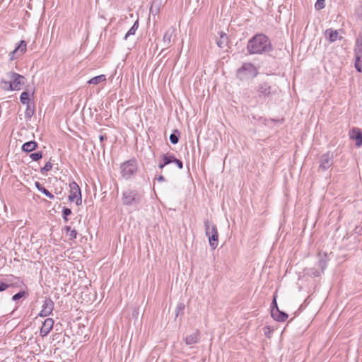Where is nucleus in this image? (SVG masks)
I'll list each match as a JSON object with an SVG mask.
<instances>
[{
    "mask_svg": "<svg viewBox=\"0 0 362 362\" xmlns=\"http://www.w3.org/2000/svg\"><path fill=\"white\" fill-rule=\"evenodd\" d=\"M11 86L10 80L7 81L5 78H1L0 81V86L2 89L5 90H13L9 86Z\"/></svg>",
    "mask_w": 362,
    "mask_h": 362,
    "instance_id": "26",
    "label": "nucleus"
},
{
    "mask_svg": "<svg viewBox=\"0 0 362 362\" xmlns=\"http://www.w3.org/2000/svg\"><path fill=\"white\" fill-rule=\"evenodd\" d=\"M354 53L355 55L362 56V31L359 33L356 40Z\"/></svg>",
    "mask_w": 362,
    "mask_h": 362,
    "instance_id": "17",
    "label": "nucleus"
},
{
    "mask_svg": "<svg viewBox=\"0 0 362 362\" xmlns=\"http://www.w3.org/2000/svg\"><path fill=\"white\" fill-rule=\"evenodd\" d=\"M71 210L69 208L64 207L62 209V216L65 221H68V216L71 214Z\"/></svg>",
    "mask_w": 362,
    "mask_h": 362,
    "instance_id": "33",
    "label": "nucleus"
},
{
    "mask_svg": "<svg viewBox=\"0 0 362 362\" xmlns=\"http://www.w3.org/2000/svg\"><path fill=\"white\" fill-rule=\"evenodd\" d=\"M276 297H277L276 293H274V296H273V300L272 302L271 310L276 309V308H279L277 305V303H276Z\"/></svg>",
    "mask_w": 362,
    "mask_h": 362,
    "instance_id": "38",
    "label": "nucleus"
},
{
    "mask_svg": "<svg viewBox=\"0 0 362 362\" xmlns=\"http://www.w3.org/2000/svg\"><path fill=\"white\" fill-rule=\"evenodd\" d=\"M105 81H106V76L103 74H101V75H99V76H95V77L90 78L88 81V83L97 85V84H99L100 83L104 82Z\"/></svg>",
    "mask_w": 362,
    "mask_h": 362,
    "instance_id": "20",
    "label": "nucleus"
},
{
    "mask_svg": "<svg viewBox=\"0 0 362 362\" xmlns=\"http://www.w3.org/2000/svg\"><path fill=\"white\" fill-rule=\"evenodd\" d=\"M64 230L66 232V234L69 235L70 240H74L77 236V231L75 229H71V228L69 226H66L64 227Z\"/></svg>",
    "mask_w": 362,
    "mask_h": 362,
    "instance_id": "25",
    "label": "nucleus"
},
{
    "mask_svg": "<svg viewBox=\"0 0 362 362\" xmlns=\"http://www.w3.org/2000/svg\"><path fill=\"white\" fill-rule=\"evenodd\" d=\"M40 192H42L43 194H45L47 197H48L50 199H53L54 198V196L49 192L45 187L42 188L40 189Z\"/></svg>",
    "mask_w": 362,
    "mask_h": 362,
    "instance_id": "37",
    "label": "nucleus"
},
{
    "mask_svg": "<svg viewBox=\"0 0 362 362\" xmlns=\"http://www.w3.org/2000/svg\"><path fill=\"white\" fill-rule=\"evenodd\" d=\"M246 48L249 54H266L273 50L270 39L262 33H257L251 37Z\"/></svg>",
    "mask_w": 362,
    "mask_h": 362,
    "instance_id": "1",
    "label": "nucleus"
},
{
    "mask_svg": "<svg viewBox=\"0 0 362 362\" xmlns=\"http://www.w3.org/2000/svg\"><path fill=\"white\" fill-rule=\"evenodd\" d=\"M205 234L209 238V245L214 250L218 245V233L217 227L209 219L204 221Z\"/></svg>",
    "mask_w": 362,
    "mask_h": 362,
    "instance_id": "5",
    "label": "nucleus"
},
{
    "mask_svg": "<svg viewBox=\"0 0 362 362\" xmlns=\"http://www.w3.org/2000/svg\"><path fill=\"white\" fill-rule=\"evenodd\" d=\"M355 68L358 72H362V56L356 55Z\"/></svg>",
    "mask_w": 362,
    "mask_h": 362,
    "instance_id": "27",
    "label": "nucleus"
},
{
    "mask_svg": "<svg viewBox=\"0 0 362 362\" xmlns=\"http://www.w3.org/2000/svg\"><path fill=\"white\" fill-rule=\"evenodd\" d=\"M255 91L259 98H268L280 93V89L276 84H270L268 82H262L259 83L256 88Z\"/></svg>",
    "mask_w": 362,
    "mask_h": 362,
    "instance_id": "3",
    "label": "nucleus"
},
{
    "mask_svg": "<svg viewBox=\"0 0 362 362\" xmlns=\"http://www.w3.org/2000/svg\"><path fill=\"white\" fill-rule=\"evenodd\" d=\"M52 168V164L50 161L46 163L45 166L40 169V173L42 175H45L47 171H49Z\"/></svg>",
    "mask_w": 362,
    "mask_h": 362,
    "instance_id": "32",
    "label": "nucleus"
},
{
    "mask_svg": "<svg viewBox=\"0 0 362 362\" xmlns=\"http://www.w3.org/2000/svg\"><path fill=\"white\" fill-rule=\"evenodd\" d=\"M353 132L355 133V135L353 136V139L356 140V144L358 146L362 145V132H361L358 129H353Z\"/></svg>",
    "mask_w": 362,
    "mask_h": 362,
    "instance_id": "21",
    "label": "nucleus"
},
{
    "mask_svg": "<svg viewBox=\"0 0 362 362\" xmlns=\"http://www.w3.org/2000/svg\"><path fill=\"white\" fill-rule=\"evenodd\" d=\"M156 179L158 182H163L165 180V177L163 175H159Z\"/></svg>",
    "mask_w": 362,
    "mask_h": 362,
    "instance_id": "46",
    "label": "nucleus"
},
{
    "mask_svg": "<svg viewBox=\"0 0 362 362\" xmlns=\"http://www.w3.org/2000/svg\"><path fill=\"white\" fill-rule=\"evenodd\" d=\"M173 163L176 164V165L177 166V168L179 169L183 168V163H182V160L175 158V160H173Z\"/></svg>",
    "mask_w": 362,
    "mask_h": 362,
    "instance_id": "40",
    "label": "nucleus"
},
{
    "mask_svg": "<svg viewBox=\"0 0 362 362\" xmlns=\"http://www.w3.org/2000/svg\"><path fill=\"white\" fill-rule=\"evenodd\" d=\"M258 74L257 67L252 63L245 62L237 70L236 77L242 81L254 78Z\"/></svg>",
    "mask_w": 362,
    "mask_h": 362,
    "instance_id": "4",
    "label": "nucleus"
},
{
    "mask_svg": "<svg viewBox=\"0 0 362 362\" xmlns=\"http://www.w3.org/2000/svg\"><path fill=\"white\" fill-rule=\"evenodd\" d=\"M200 338V333L199 330H196L192 334L187 335L185 338V341L187 345H192L197 343Z\"/></svg>",
    "mask_w": 362,
    "mask_h": 362,
    "instance_id": "15",
    "label": "nucleus"
},
{
    "mask_svg": "<svg viewBox=\"0 0 362 362\" xmlns=\"http://www.w3.org/2000/svg\"><path fill=\"white\" fill-rule=\"evenodd\" d=\"M162 160L164 161V165H167L173 163L175 160V157L172 154L164 153L162 155Z\"/></svg>",
    "mask_w": 362,
    "mask_h": 362,
    "instance_id": "24",
    "label": "nucleus"
},
{
    "mask_svg": "<svg viewBox=\"0 0 362 362\" xmlns=\"http://www.w3.org/2000/svg\"><path fill=\"white\" fill-rule=\"evenodd\" d=\"M315 274V276H319V274Z\"/></svg>",
    "mask_w": 362,
    "mask_h": 362,
    "instance_id": "49",
    "label": "nucleus"
},
{
    "mask_svg": "<svg viewBox=\"0 0 362 362\" xmlns=\"http://www.w3.org/2000/svg\"><path fill=\"white\" fill-rule=\"evenodd\" d=\"M228 42V38L227 35L223 33H220V37L216 40V44L220 48H224Z\"/></svg>",
    "mask_w": 362,
    "mask_h": 362,
    "instance_id": "19",
    "label": "nucleus"
},
{
    "mask_svg": "<svg viewBox=\"0 0 362 362\" xmlns=\"http://www.w3.org/2000/svg\"><path fill=\"white\" fill-rule=\"evenodd\" d=\"M15 279H16V277H14L13 275H9L4 280H1L0 281V292L5 291L10 287H13L14 285L16 284L14 281Z\"/></svg>",
    "mask_w": 362,
    "mask_h": 362,
    "instance_id": "13",
    "label": "nucleus"
},
{
    "mask_svg": "<svg viewBox=\"0 0 362 362\" xmlns=\"http://www.w3.org/2000/svg\"><path fill=\"white\" fill-rule=\"evenodd\" d=\"M35 186L37 189V190L40 192V189H42V188H44L42 185L41 183H40L39 182H35Z\"/></svg>",
    "mask_w": 362,
    "mask_h": 362,
    "instance_id": "42",
    "label": "nucleus"
},
{
    "mask_svg": "<svg viewBox=\"0 0 362 362\" xmlns=\"http://www.w3.org/2000/svg\"><path fill=\"white\" fill-rule=\"evenodd\" d=\"M276 121L274 119H270L269 121H267L265 124L267 126L271 127L273 123H275Z\"/></svg>",
    "mask_w": 362,
    "mask_h": 362,
    "instance_id": "44",
    "label": "nucleus"
},
{
    "mask_svg": "<svg viewBox=\"0 0 362 362\" xmlns=\"http://www.w3.org/2000/svg\"><path fill=\"white\" fill-rule=\"evenodd\" d=\"M339 33L337 30L327 29L325 31V36L329 42H335L338 38Z\"/></svg>",
    "mask_w": 362,
    "mask_h": 362,
    "instance_id": "16",
    "label": "nucleus"
},
{
    "mask_svg": "<svg viewBox=\"0 0 362 362\" xmlns=\"http://www.w3.org/2000/svg\"><path fill=\"white\" fill-rule=\"evenodd\" d=\"M99 139H100V142H103L104 140H106L107 139L106 134H100L99 136Z\"/></svg>",
    "mask_w": 362,
    "mask_h": 362,
    "instance_id": "43",
    "label": "nucleus"
},
{
    "mask_svg": "<svg viewBox=\"0 0 362 362\" xmlns=\"http://www.w3.org/2000/svg\"><path fill=\"white\" fill-rule=\"evenodd\" d=\"M325 6V0H317L315 8L316 10H321Z\"/></svg>",
    "mask_w": 362,
    "mask_h": 362,
    "instance_id": "34",
    "label": "nucleus"
},
{
    "mask_svg": "<svg viewBox=\"0 0 362 362\" xmlns=\"http://www.w3.org/2000/svg\"><path fill=\"white\" fill-rule=\"evenodd\" d=\"M6 77L10 80L11 86L9 87L13 90H20L21 86L25 85L26 81V78L23 76L13 71L7 72Z\"/></svg>",
    "mask_w": 362,
    "mask_h": 362,
    "instance_id": "7",
    "label": "nucleus"
},
{
    "mask_svg": "<svg viewBox=\"0 0 362 362\" xmlns=\"http://www.w3.org/2000/svg\"><path fill=\"white\" fill-rule=\"evenodd\" d=\"M185 305L183 303H179L177 305L176 309H175V317H178L180 315L183 314V311L185 310Z\"/></svg>",
    "mask_w": 362,
    "mask_h": 362,
    "instance_id": "28",
    "label": "nucleus"
},
{
    "mask_svg": "<svg viewBox=\"0 0 362 362\" xmlns=\"http://www.w3.org/2000/svg\"><path fill=\"white\" fill-rule=\"evenodd\" d=\"M54 302L50 298H46L43 302L42 309L40 313V317H47L52 314L54 309Z\"/></svg>",
    "mask_w": 362,
    "mask_h": 362,
    "instance_id": "10",
    "label": "nucleus"
},
{
    "mask_svg": "<svg viewBox=\"0 0 362 362\" xmlns=\"http://www.w3.org/2000/svg\"><path fill=\"white\" fill-rule=\"evenodd\" d=\"M180 136V133L178 130L175 129L173 132L170 135V141L173 144H176L179 141V139Z\"/></svg>",
    "mask_w": 362,
    "mask_h": 362,
    "instance_id": "23",
    "label": "nucleus"
},
{
    "mask_svg": "<svg viewBox=\"0 0 362 362\" xmlns=\"http://www.w3.org/2000/svg\"><path fill=\"white\" fill-rule=\"evenodd\" d=\"M20 100L23 104H28L30 100V95L28 92H23L20 96Z\"/></svg>",
    "mask_w": 362,
    "mask_h": 362,
    "instance_id": "29",
    "label": "nucleus"
},
{
    "mask_svg": "<svg viewBox=\"0 0 362 362\" xmlns=\"http://www.w3.org/2000/svg\"><path fill=\"white\" fill-rule=\"evenodd\" d=\"M30 158L33 161H37V160H39L40 159H41L42 158V151H37V152L32 153L30 155Z\"/></svg>",
    "mask_w": 362,
    "mask_h": 362,
    "instance_id": "30",
    "label": "nucleus"
},
{
    "mask_svg": "<svg viewBox=\"0 0 362 362\" xmlns=\"http://www.w3.org/2000/svg\"><path fill=\"white\" fill-rule=\"evenodd\" d=\"M327 267V260L325 259H320L318 262V267L320 268L323 272Z\"/></svg>",
    "mask_w": 362,
    "mask_h": 362,
    "instance_id": "35",
    "label": "nucleus"
},
{
    "mask_svg": "<svg viewBox=\"0 0 362 362\" xmlns=\"http://www.w3.org/2000/svg\"><path fill=\"white\" fill-rule=\"evenodd\" d=\"M146 153L148 156H149V153H150V154H153V153L151 152V151L150 149H147V151H146Z\"/></svg>",
    "mask_w": 362,
    "mask_h": 362,
    "instance_id": "47",
    "label": "nucleus"
},
{
    "mask_svg": "<svg viewBox=\"0 0 362 362\" xmlns=\"http://www.w3.org/2000/svg\"><path fill=\"white\" fill-rule=\"evenodd\" d=\"M122 201L124 205L137 207L144 201V193L135 189H127L122 192Z\"/></svg>",
    "mask_w": 362,
    "mask_h": 362,
    "instance_id": "2",
    "label": "nucleus"
},
{
    "mask_svg": "<svg viewBox=\"0 0 362 362\" xmlns=\"http://www.w3.org/2000/svg\"><path fill=\"white\" fill-rule=\"evenodd\" d=\"M271 315L276 321L278 322H284L288 317L286 313L281 311L279 308L272 310Z\"/></svg>",
    "mask_w": 362,
    "mask_h": 362,
    "instance_id": "14",
    "label": "nucleus"
},
{
    "mask_svg": "<svg viewBox=\"0 0 362 362\" xmlns=\"http://www.w3.org/2000/svg\"><path fill=\"white\" fill-rule=\"evenodd\" d=\"M25 295V291H19V292H18L17 293H16L15 295H13L12 296V300H14V301H16V300L21 299Z\"/></svg>",
    "mask_w": 362,
    "mask_h": 362,
    "instance_id": "36",
    "label": "nucleus"
},
{
    "mask_svg": "<svg viewBox=\"0 0 362 362\" xmlns=\"http://www.w3.org/2000/svg\"><path fill=\"white\" fill-rule=\"evenodd\" d=\"M356 13L358 18L362 19V4L356 8Z\"/></svg>",
    "mask_w": 362,
    "mask_h": 362,
    "instance_id": "39",
    "label": "nucleus"
},
{
    "mask_svg": "<svg viewBox=\"0 0 362 362\" xmlns=\"http://www.w3.org/2000/svg\"><path fill=\"white\" fill-rule=\"evenodd\" d=\"M139 28V20H136L134 25L132 26V28L128 30V32L126 33L124 36V40H127L130 35H133L135 34L136 30Z\"/></svg>",
    "mask_w": 362,
    "mask_h": 362,
    "instance_id": "22",
    "label": "nucleus"
},
{
    "mask_svg": "<svg viewBox=\"0 0 362 362\" xmlns=\"http://www.w3.org/2000/svg\"><path fill=\"white\" fill-rule=\"evenodd\" d=\"M27 44L25 40H21L18 46L9 54L10 60L13 61L22 56L26 51Z\"/></svg>",
    "mask_w": 362,
    "mask_h": 362,
    "instance_id": "9",
    "label": "nucleus"
},
{
    "mask_svg": "<svg viewBox=\"0 0 362 362\" xmlns=\"http://www.w3.org/2000/svg\"><path fill=\"white\" fill-rule=\"evenodd\" d=\"M27 115H28V118H30L33 116V115H30V114H28Z\"/></svg>",
    "mask_w": 362,
    "mask_h": 362,
    "instance_id": "48",
    "label": "nucleus"
},
{
    "mask_svg": "<svg viewBox=\"0 0 362 362\" xmlns=\"http://www.w3.org/2000/svg\"><path fill=\"white\" fill-rule=\"evenodd\" d=\"M121 175L125 180L130 179L138 170L136 158L129 159L120 165Z\"/></svg>",
    "mask_w": 362,
    "mask_h": 362,
    "instance_id": "6",
    "label": "nucleus"
},
{
    "mask_svg": "<svg viewBox=\"0 0 362 362\" xmlns=\"http://www.w3.org/2000/svg\"><path fill=\"white\" fill-rule=\"evenodd\" d=\"M70 194L69 195V201L74 202L77 197L81 195V192L79 186L75 181H72L69 184Z\"/></svg>",
    "mask_w": 362,
    "mask_h": 362,
    "instance_id": "11",
    "label": "nucleus"
},
{
    "mask_svg": "<svg viewBox=\"0 0 362 362\" xmlns=\"http://www.w3.org/2000/svg\"><path fill=\"white\" fill-rule=\"evenodd\" d=\"M165 166V165H164V161L162 160L158 164V168L162 170Z\"/></svg>",
    "mask_w": 362,
    "mask_h": 362,
    "instance_id": "45",
    "label": "nucleus"
},
{
    "mask_svg": "<svg viewBox=\"0 0 362 362\" xmlns=\"http://www.w3.org/2000/svg\"><path fill=\"white\" fill-rule=\"evenodd\" d=\"M319 170L325 171L333 164V153L327 152L320 158Z\"/></svg>",
    "mask_w": 362,
    "mask_h": 362,
    "instance_id": "8",
    "label": "nucleus"
},
{
    "mask_svg": "<svg viewBox=\"0 0 362 362\" xmlns=\"http://www.w3.org/2000/svg\"><path fill=\"white\" fill-rule=\"evenodd\" d=\"M54 325V320L52 318H47L42 323L40 328V334L41 337H46L52 330Z\"/></svg>",
    "mask_w": 362,
    "mask_h": 362,
    "instance_id": "12",
    "label": "nucleus"
},
{
    "mask_svg": "<svg viewBox=\"0 0 362 362\" xmlns=\"http://www.w3.org/2000/svg\"><path fill=\"white\" fill-rule=\"evenodd\" d=\"M172 37V32L167 30L163 35V42L165 44L168 45L170 43Z\"/></svg>",
    "mask_w": 362,
    "mask_h": 362,
    "instance_id": "31",
    "label": "nucleus"
},
{
    "mask_svg": "<svg viewBox=\"0 0 362 362\" xmlns=\"http://www.w3.org/2000/svg\"><path fill=\"white\" fill-rule=\"evenodd\" d=\"M37 148V143L35 141L25 142L22 146V151L30 153Z\"/></svg>",
    "mask_w": 362,
    "mask_h": 362,
    "instance_id": "18",
    "label": "nucleus"
},
{
    "mask_svg": "<svg viewBox=\"0 0 362 362\" xmlns=\"http://www.w3.org/2000/svg\"><path fill=\"white\" fill-rule=\"evenodd\" d=\"M76 204L77 206H79L82 203V199H81V195L77 197V198H76L75 201H74Z\"/></svg>",
    "mask_w": 362,
    "mask_h": 362,
    "instance_id": "41",
    "label": "nucleus"
}]
</instances>
